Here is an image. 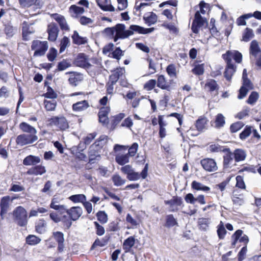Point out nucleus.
<instances>
[{"label":"nucleus","instance_id":"f03ea898","mask_svg":"<svg viewBox=\"0 0 261 261\" xmlns=\"http://www.w3.org/2000/svg\"><path fill=\"white\" fill-rule=\"evenodd\" d=\"M51 208L59 211L62 215L66 213L67 215H63V221L65 224V229H69L72 225V221L77 220L83 214V209L80 206H72L67 209L64 205L51 204Z\"/></svg>","mask_w":261,"mask_h":261},{"label":"nucleus","instance_id":"bb28decb","mask_svg":"<svg viewBox=\"0 0 261 261\" xmlns=\"http://www.w3.org/2000/svg\"><path fill=\"white\" fill-rule=\"evenodd\" d=\"M164 115H161L158 116L159 136L161 139L164 138L167 135L165 127L167 125V123L164 120Z\"/></svg>","mask_w":261,"mask_h":261},{"label":"nucleus","instance_id":"49530a36","mask_svg":"<svg viewBox=\"0 0 261 261\" xmlns=\"http://www.w3.org/2000/svg\"><path fill=\"white\" fill-rule=\"evenodd\" d=\"M177 225V221L172 214L167 215L166 216L165 224L164 225L165 227L170 228Z\"/></svg>","mask_w":261,"mask_h":261},{"label":"nucleus","instance_id":"ddd939ff","mask_svg":"<svg viewBox=\"0 0 261 261\" xmlns=\"http://www.w3.org/2000/svg\"><path fill=\"white\" fill-rule=\"evenodd\" d=\"M59 29L55 22H51L47 26L46 32L48 34L47 40L49 42H55L58 37Z\"/></svg>","mask_w":261,"mask_h":261},{"label":"nucleus","instance_id":"1a4fd4ad","mask_svg":"<svg viewBox=\"0 0 261 261\" xmlns=\"http://www.w3.org/2000/svg\"><path fill=\"white\" fill-rule=\"evenodd\" d=\"M243 234V231L241 229L237 230L231 236V246H234L237 242L239 241L243 243L244 246H247L249 239L247 235Z\"/></svg>","mask_w":261,"mask_h":261},{"label":"nucleus","instance_id":"39448f33","mask_svg":"<svg viewBox=\"0 0 261 261\" xmlns=\"http://www.w3.org/2000/svg\"><path fill=\"white\" fill-rule=\"evenodd\" d=\"M242 86L241 87L238 98L240 99L244 98L248 92L254 89V85L250 79L248 78L246 69H244L242 75Z\"/></svg>","mask_w":261,"mask_h":261},{"label":"nucleus","instance_id":"37998d69","mask_svg":"<svg viewBox=\"0 0 261 261\" xmlns=\"http://www.w3.org/2000/svg\"><path fill=\"white\" fill-rule=\"evenodd\" d=\"M22 27V35L23 40L24 41L28 40V36L29 35L34 33V31H32L30 29V25L26 21H23Z\"/></svg>","mask_w":261,"mask_h":261},{"label":"nucleus","instance_id":"680f3d73","mask_svg":"<svg viewBox=\"0 0 261 261\" xmlns=\"http://www.w3.org/2000/svg\"><path fill=\"white\" fill-rule=\"evenodd\" d=\"M116 83L109 80V81L106 83V94L112 96L114 93V85Z\"/></svg>","mask_w":261,"mask_h":261},{"label":"nucleus","instance_id":"ea45409f","mask_svg":"<svg viewBox=\"0 0 261 261\" xmlns=\"http://www.w3.org/2000/svg\"><path fill=\"white\" fill-rule=\"evenodd\" d=\"M108 139L109 138L107 136L101 135L92 145L101 150L103 147L107 144Z\"/></svg>","mask_w":261,"mask_h":261},{"label":"nucleus","instance_id":"6e6d98bb","mask_svg":"<svg viewBox=\"0 0 261 261\" xmlns=\"http://www.w3.org/2000/svg\"><path fill=\"white\" fill-rule=\"evenodd\" d=\"M252 127L250 125H246L244 129L240 134L239 137L241 140H244L248 137L252 133Z\"/></svg>","mask_w":261,"mask_h":261},{"label":"nucleus","instance_id":"58836bf2","mask_svg":"<svg viewBox=\"0 0 261 261\" xmlns=\"http://www.w3.org/2000/svg\"><path fill=\"white\" fill-rule=\"evenodd\" d=\"M191 188L196 191H201L205 193H209L211 188L206 186L203 185L202 183L193 180L191 183Z\"/></svg>","mask_w":261,"mask_h":261},{"label":"nucleus","instance_id":"f3484780","mask_svg":"<svg viewBox=\"0 0 261 261\" xmlns=\"http://www.w3.org/2000/svg\"><path fill=\"white\" fill-rule=\"evenodd\" d=\"M148 164H146L140 174L138 172H135L133 170L127 176H126L127 178L130 181L137 180L140 178V177H141L142 179H145L148 175Z\"/></svg>","mask_w":261,"mask_h":261},{"label":"nucleus","instance_id":"338daca9","mask_svg":"<svg viewBox=\"0 0 261 261\" xmlns=\"http://www.w3.org/2000/svg\"><path fill=\"white\" fill-rule=\"evenodd\" d=\"M57 55V50L54 47H50L46 55V57L49 61L53 62L56 59Z\"/></svg>","mask_w":261,"mask_h":261},{"label":"nucleus","instance_id":"c03bdc74","mask_svg":"<svg viewBox=\"0 0 261 261\" xmlns=\"http://www.w3.org/2000/svg\"><path fill=\"white\" fill-rule=\"evenodd\" d=\"M18 2L22 8H29L33 5L41 6L39 0H18Z\"/></svg>","mask_w":261,"mask_h":261},{"label":"nucleus","instance_id":"c9c22d12","mask_svg":"<svg viewBox=\"0 0 261 261\" xmlns=\"http://www.w3.org/2000/svg\"><path fill=\"white\" fill-rule=\"evenodd\" d=\"M143 20L149 26L155 24L158 20V16L153 12L147 13L143 16Z\"/></svg>","mask_w":261,"mask_h":261},{"label":"nucleus","instance_id":"79ce46f5","mask_svg":"<svg viewBox=\"0 0 261 261\" xmlns=\"http://www.w3.org/2000/svg\"><path fill=\"white\" fill-rule=\"evenodd\" d=\"M69 11L72 17H77L78 15L83 14L85 10L83 7L77 6L75 5H72L69 8Z\"/></svg>","mask_w":261,"mask_h":261},{"label":"nucleus","instance_id":"20e7f679","mask_svg":"<svg viewBox=\"0 0 261 261\" xmlns=\"http://www.w3.org/2000/svg\"><path fill=\"white\" fill-rule=\"evenodd\" d=\"M47 125L48 126H55L61 131L65 130L69 127V123L64 116H53L46 120Z\"/></svg>","mask_w":261,"mask_h":261},{"label":"nucleus","instance_id":"4d7b16f0","mask_svg":"<svg viewBox=\"0 0 261 261\" xmlns=\"http://www.w3.org/2000/svg\"><path fill=\"white\" fill-rule=\"evenodd\" d=\"M129 157L128 154H122L117 155L115 158L116 162L120 165H124V164L128 163Z\"/></svg>","mask_w":261,"mask_h":261},{"label":"nucleus","instance_id":"2eb2a0df","mask_svg":"<svg viewBox=\"0 0 261 261\" xmlns=\"http://www.w3.org/2000/svg\"><path fill=\"white\" fill-rule=\"evenodd\" d=\"M111 111L110 106L101 107L98 113V120L103 126H107L109 123L108 115Z\"/></svg>","mask_w":261,"mask_h":261},{"label":"nucleus","instance_id":"aec40b11","mask_svg":"<svg viewBox=\"0 0 261 261\" xmlns=\"http://www.w3.org/2000/svg\"><path fill=\"white\" fill-rule=\"evenodd\" d=\"M125 70L124 67H118L111 71L109 80L117 83L122 76H124Z\"/></svg>","mask_w":261,"mask_h":261},{"label":"nucleus","instance_id":"8fccbe9b","mask_svg":"<svg viewBox=\"0 0 261 261\" xmlns=\"http://www.w3.org/2000/svg\"><path fill=\"white\" fill-rule=\"evenodd\" d=\"M217 233L218 238L220 240H223L225 238L227 231L225 229L223 223L220 221L219 224L217 226Z\"/></svg>","mask_w":261,"mask_h":261},{"label":"nucleus","instance_id":"de8ad7c7","mask_svg":"<svg viewBox=\"0 0 261 261\" xmlns=\"http://www.w3.org/2000/svg\"><path fill=\"white\" fill-rule=\"evenodd\" d=\"M46 226L45 221L43 219H39L35 224V231L37 233L41 234L45 231Z\"/></svg>","mask_w":261,"mask_h":261},{"label":"nucleus","instance_id":"5fc2aeb1","mask_svg":"<svg viewBox=\"0 0 261 261\" xmlns=\"http://www.w3.org/2000/svg\"><path fill=\"white\" fill-rule=\"evenodd\" d=\"M96 216L98 221L102 224L106 223L108 221V215L105 211H98L96 213Z\"/></svg>","mask_w":261,"mask_h":261},{"label":"nucleus","instance_id":"7ed1b4c3","mask_svg":"<svg viewBox=\"0 0 261 261\" xmlns=\"http://www.w3.org/2000/svg\"><path fill=\"white\" fill-rule=\"evenodd\" d=\"M13 217L14 222L20 227L26 226L28 218L26 210L21 206L16 207L13 211Z\"/></svg>","mask_w":261,"mask_h":261},{"label":"nucleus","instance_id":"5701e85b","mask_svg":"<svg viewBox=\"0 0 261 261\" xmlns=\"http://www.w3.org/2000/svg\"><path fill=\"white\" fill-rule=\"evenodd\" d=\"M53 236L58 243V252L59 253L62 252L64 249V238L63 233L61 231L54 232Z\"/></svg>","mask_w":261,"mask_h":261},{"label":"nucleus","instance_id":"f704fd0d","mask_svg":"<svg viewBox=\"0 0 261 261\" xmlns=\"http://www.w3.org/2000/svg\"><path fill=\"white\" fill-rule=\"evenodd\" d=\"M110 0H96L98 7L104 11L113 12L115 8L111 4H107Z\"/></svg>","mask_w":261,"mask_h":261},{"label":"nucleus","instance_id":"72a5a7b5","mask_svg":"<svg viewBox=\"0 0 261 261\" xmlns=\"http://www.w3.org/2000/svg\"><path fill=\"white\" fill-rule=\"evenodd\" d=\"M41 162L40 158L38 156L29 155L23 160V164L25 166H35Z\"/></svg>","mask_w":261,"mask_h":261},{"label":"nucleus","instance_id":"423d86ee","mask_svg":"<svg viewBox=\"0 0 261 261\" xmlns=\"http://www.w3.org/2000/svg\"><path fill=\"white\" fill-rule=\"evenodd\" d=\"M31 48L34 51L33 57L43 56L48 48V43L46 41L34 40L32 42Z\"/></svg>","mask_w":261,"mask_h":261},{"label":"nucleus","instance_id":"864d4df0","mask_svg":"<svg viewBox=\"0 0 261 261\" xmlns=\"http://www.w3.org/2000/svg\"><path fill=\"white\" fill-rule=\"evenodd\" d=\"M69 199L73 203H83L86 200V197L84 194L72 195L69 197Z\"/></svg>","mask_w":261,"mask_h":261},{"label":"nucleus","instance_id":"774afa93","mask_svg":"<svg viewBox=\"0 0 261 261\" xmlns=\"http://www.w3.org/2000/svg\"><path fill=\"white\" fill-rule=\"evenodd\" d=\"M97 136L96 132L88 134L83 138V141L85 145H89Z\"/></svg>","mask_w":261,"mask_h":261},{"label":"nucleus","instance_id":"0eeeda50","mask_svg":"<svg viewBox=\"0 0 261 261\" xmlns=\"http://www.w3.org/2000/svg\"><path fill=\"white\" fill-rule=\"evenodd\" d=\"M200 165L204 170L208 172H214L218 170V167L216 160L211 158H205L200 160Z\"/></svg>","mask_w":261,"mask_h":261},{"label":"nucleus","instance_id":"69168bd1","mask_svg":"<svg viewBox=\"0 0 261 261\" xmlns=\"http://www.w3.org/2000/svg\"><path fill=\"white\" fill-rule=\"evenodd\" d=\"M244 126V123L241 121L233 123L230 126V131L232 133H236L240 130Z\"/></svg>","mask_w":261,"mask_h":261},{"label":"nucleus","instance_id":"393cba45","mask_svg":"<svg viewBox=\"0 0 261 261\" xmlns=\"http://www.w3.org/2000/svg\"><path fill=\"white\" fill-rule=\"evenodd\" d=\"M66 74H69L68 82L72 86H76L83 80L82 74L74 71H69L66 73Z\"/></svg>","mask_w":261,"mask_h":261},{"label":"nucleus","instance_id":"a878e982","mask_svg":"<svg viewBox=\"0 0 261 261\" xmlns=\"http://www.w3.org/2000/svg\"><path fill=\"white\" fill-rule=\"evenodd\" d=\"M223 152L224 153L223 156V166L224 168H228L233 159L232 152L229 148L226 147Z\"/></svg>","mask_w":261,"mask_h":261},{"label":"nucleus","instance_id":"0e129e2a","mask_svg":"<svg viewBox=\"0 0 261 261\" xmlns=\"http://www.w3.org/2000/svg\"><path fill=\"white\" fill-rule=\"evenodd\" d=\"M254 37V34L252 29L247 28L245 30V32L243 35L242 40L245 42L249 41Z\"/></svg>","mask_w":261,"mask_h":261},{"label":"nucleus","instance_id":"412c9836","mask_svg":"<svg viewBox=\"0 0 261 261\" xmlns=\"http://www.w3.org/2000/svg\"><path fill=\"white\" fill-rule=\"evenodd\" d=\"M156 86L162 90L170 91L172 89L171 84L167 82L165 76L163 74H157Z\"/></svg>","mask_w":261,"mask_h":261},{"label":"nucleus","instance_id":"052dcab7","mask_svg":"<svg viewBox=\"0 0 261 261\" xmlns=\"http://www.w3.org/2000/svg\"><path fill=\"white\" fill-rule=\"evenodd\" d=\"M204 72V64H197L192 69V72L196 75H201Z\"/></svg>","mask_w":261,"mask_h":261},{"label":"nucleus","instance_id":"2f4dec72","mask_svg":"<svg viewBox=\"0 0 261 261\" xmlns=\"http://www.w3.org/2000/svg\"><path fill=\"white\" fill-rule=\"evenodd\" d=\"M233 159L236 162L243 161L246 158V151L241 148H237L232 152Z\"/></svg>","mask_w":261,"mask_h":261},{"label":"nucleus","instance_id":"6e6552de","mask_svg":"<svg viewBox=\"0 0 261 261\" xmlns=\"http://www.w3.org/2000/svg\"><path fill=\"white\" fill-rule=\"evenodd\" d=\"M38 140L36 135L22 134L18 135L16 138V143L20 146H24L32 144Z\"/></svg>","mask_w":261,"mask_h":261},{"label":"nucleus","instance_id":"e2e57ef3","mask_svg":"<svg viewBox=\"0 0 261 261\" xmlns=\"http://www.w3.org/2000/svg\"><path fill=\"white\" fill-rule=\"evenodd\" d=\"M162 27L168 29L171 33L177 35L178 33V29L173 24L170 23L164 22L162 24Z\"/></svg>","mask_w":261,"mask_h":261},{"label":"nucleus","instance_id":"e433bc0d","mask_svg":"<svg viewBox=\"0 0 261 261\" xmlns=\"http://www.w3.org/2000/svg\"><path fill=\"white\" fill-rule=\"evenodd\" d=\"M207 122L208 120L205 117L200 116L195 123L196 130L199 132H202L206 128Z\"/></svg>","mask_w":261,"mask_h":261},{"label":"nucleus","instance_id":"b1692460","mask_svg":"<svg viewBox=\"0 0 261 261\" xmlns=\"http://www.w3.org/2000/svg\"><path fill=\"white\" fill-rule=\"evenodd\" d=\"M136 239L134 236H130L124 240L122 244V248L124 253L133 254L132 247L135 245Z\"/></svg>","mask_w":261,"mask_h":261},{"label":"nucleus","instance_id":"a18cd8bd","mask_svg":"<svg viewBox=\"0 0 261 261\" xmlns=\"http://www.w3.org/2000/svg\"><path fill=\"white\" fill-rule=\"evenodd\" d=\"M41 239L34 234H29L25 238V243L31 246H35L40 243Z\"/></svg>","mask_w":261,"mask_h":261},{"label":"nucleus","instance_id":"9b49d317","mask_svg":"<svg viewBox=\"0 0 261 261\" xmlns=\"http://www.w3.org/2000/svg\"><path fill=\"white\" fill-rule=\"evenodd\" d=\"M205 23H206V25H207L206 20L203 19L200 15V12L198 11L196 12L194 15V19L193 20L191 25L192 32L195 34H198L199 32L200 28L202 27Z\"/></svg>","mask_w":261,"mask_h":261},{"label":"nucleus","instance_id":"9d476101","mask_svg":"<svg viewBox=\"0 0 261 261\" xmlns=\"http://www.w3.org/2000/svg\"><path fill=\"white\" fill-rule=\"evenodd\" d=\"M224 60L226 64L223 73L224 76L227 81L229 82L236 71L237 67L233 64L230 63V59L229 57H227V55L224 57Z\"/></svg>","mask_w":261,"mask_h":261},{"label":"nucleus","instance_id":"603ef678","mask_svg":"<svg viewBox=\"0 0 261 261\" xmlns=\"http://www.w3.org/2000/svg\"><path fill=\"white\" fill-rule=\"evenodd\" d=\"M225 123V117L222 114H218L216 116L215 126L216 128H221L224 126Z\"/></svg>","mask_w":261,"mask_h":261},{"label":"nucleus","instance_id":"09e8293b","mask_svg":"<svg viewBox=\"0 0 261 261\" xmlns=\"http://www.w3.org/2000/svg\"><path fill=\"white\" fill-rule=\"evenodd\" d=\"M120 221V220L117 218L116 220L109 223L107 231L110 232L119 231L120 229V227L119 226Z\"/></svg>","mask_w":261,"mask_h":261},{"label":"nucleus","instance_id":"f8f14e48","mask_svg":"<svg viewBox=\"0 0 261 261\" xmlns=\"http://www.w3.org/2000/svg\"><path fill=\"white\" fill-rule=\"evenodd\" d=\"M249 54L254 58H256L258 55L260 56L256 60V65L261 69V49L258 42L255 40L252 41L250 43Z\"/></svg>","mask_w":261,"mask_h":261},{"label":"nucleus","instance_id":"c85d7f7f","mask_svg":"<svg viewBox=\"0 0 261 261\" xmlns=\"http://www.w3.org/2000/svg\"><path fill=\"white\" fill-rule=\"evenodd\" d=\"M46 172V169L42 165H35L28 169L27 174L28 175H42Z\"/></svg>","mask_w":261,"mask_h":261},{"label":"nucleus","instance_id":"f257e3e1","mask_svg":"<svg viewBox=\"0 0 261 261\" xmlns=\"http://www.w3.org/2000/svg\"><path fill=\"white\" fill-rule=\"evenodd\" d=\"M143 27L132 24L129 30H125V25L123 23H117L112 27H108L104 29L103 33L109 38L117 42L119 39H124L134 34V32L142 34Z\"/></svg>","mask_w":261,"mask_h":261},{"label":"nucleus","instance_id":"473e14b6","mask_svg":"<svg viewBox=\"0 0 261 261\" xmlns=\"http://www.w3.org/2000/svg\"><path fill=\"white\" fill-rule=\"evenodd\" d=\"M89 107L88 101L84 100L73 103L72 106V109L74 112H81L86 110Z\"/></svg>","mask_w":261,"mask_h":261},{"label":"nucleus","instance_id":"a211bd4d","mask_svg":"<svg viewBox=\"0 0 261 261\" xmlns=\"http://www.w3.org/2000/svg\"><path fill=\"white\" fill-rule=\"evenodd\" d=\"M11 199L9 196L3 197L0 201V216L4 219L5 215L9 209V204Z\"/></svg>","mask_w":261,"mask_h":261},{"label":"nucleus","instance_id":"13d9d810","mask_svg":"<svg viewBox=\"0 0 261 261\" xmlns=\"http://www.w3.org/2000/svg\"><path fill=\"white\" fill-rule=\"evenodd\" d=\"M44 105L45 109L47 111H54L57 106V102L55 100H44Z\"/></svg>","mask_w":261,"mask_h":261},{"label":"nucleus","instance_id":"a19ab883","mask_svg":"<svg viewBox=\"0 0 261 261\" xmlns=\"http://www.w3.org/2000/svg\"><path fill=\"white\" fill-rule=\"evenodd\" d=\"M125 114L123 113H120L116 115L113 116L111 119V126L112 129H114L117 125L121 121V120L124 118Z\"/></svg>","mask_w":261,"mask_h":261},{"label":"nucleus","instance_id":"4be33fe9","mask_svg":"<svg viewBox=\"0 0 261 261\" xmlns=\"http://www.w3.org/2000/svg\"><path fill=\"white\" fill-rule=\"evenodd\" d=\"M204 88L205 90L211 93L216 92V94L217 95L218 94L219 86L215 80L210 79H207L206 81L204 86Z\"/></svg>","mask_w":261,"mask_h":261},{"label":"nucleus","instance_id":"4468645a","mask_svg":"<svg viewBox=\"0 0 261 261\" xmlns=\"http://www.w3.org/2000/svg\"><path fill=\"white\" fill-rule=\"evenodd\" d=\"M73 63L77 67L85 69H89L91 65L88 62V56L83 53L77 54L75 58Z\"/></svg>","mask_w":261,"mask_h":261},{"label":"nucleus","instance_id":"6ab92c4d","mask_svg":"<svg viewBox=\"0 0 261 261\" xmlns=\"http://www.w3.org/2000/svg\"><path fill=\"white\" fill-rule=\"evenodd\" d=\"M50 16L58 23L62 30L65 31L69 30V27L64 16L58 13H53L50 14Z\"/></svg>","mask_w":261,"mask_h":261},{"label":"nucleus","instance_id":"bf43d9fd","mask_svg":"<svg viewBox=\"0 0 261 261\" xmlns=\"http://www.w3.org/2000/svg\"><path fill=\"white\" fill-rule=\"evenodd\" d=\"M226 147V146H221L218 144H214L210 145L208 149L211 153L223 152Z\"/></svg>","mask_w":261,"mask_h":261},{"label":"nucleus","instance_id":"c756f323","mask_svg":"<svg viewBox=\"0 0 261 261\" xmlns=\"http://www.w3.org/2000/svg\"><path fill=\"white\" fill-rule=\"evenodd\" d=\"M72 43L74 44L81 45L85 44L88 42V39L86 37H82L80 36L77 31H74L71 36Z\"/></svg>","mask_w":261,"mask_h":261},{"label":"nucleus","instance_id":"dca6fc26","mask_svg":"<svg viewBox=\"0 0 261 261\" xmlns=\"http://www.w3.org/2000/svg\"><path fill=\"white\" fill-rule=\"evenodd\" d=\"M164 203L172 208V212H177L178 211V206L182 207L184 206L182 198L177 196H173L170 200H165Z\"/></svg>","mask_w":261,"mask_h":261},{"label":"nucleus","instance_id":"3c124183","mask_svg":"<svg viewBox=\"0 0 261 261\" xmlns=\"http://www.w3.org/2000/svg\"><path fill=\"white\" fill-rule=\"evenodd\" d=\"M209 224V218H200L198 220V225L201 230L205 231L208 228Z\"/></svg>","mask_w":261,"mask_h":261},{"label":"nucleus","instance_id":"4c0bfd02","mask_svg":"<svg viewBox=\"0 0 261 261\" xmlns=\"http://www.w3.org/2000/svg\"><path fill=\"white\" fill-rule=\"evenodd\" d=\"M110 237L106 236L105 237L100 240L96 238L91 246L90 250H94L97 247H103L106 246L109 242Z\"/></svg>","mask_w":261,"mask_h":261},{"label":"nucleus","instance_id":"7c9ffc66","mask_svg":"<svg viewBox=\"0 0 261 261\" xmlns=\"http://www.w3.org/2000/svg\"><path fill=\"white\" fill-rule=\"evenodd\" d=\"M19 129L23 133L29 135H36V128L25 122H21L19 125Z\"/></svg>","mask_w":261,"mask_h":261},{"label":"nucleus","instance_id":"cd10ccee","mask_svg":"<svg viewBox=\"0 0 261 261\" xmlns=\"http://www.w3.org/2000/svg\"><path fill=\"white\" fill-rule=\"evenodd\" d=\"M227 55L228 57H229L230 59V63H232V58L237 63H240L242 61V55L238 50H234L233 51L231 50H227L225 54L222 55V57L224 60V57Z\"/></svg>","mask_w":261,"mask_h":261}]
</instances>
